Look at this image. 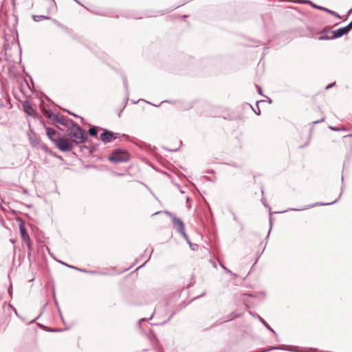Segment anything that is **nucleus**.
Returning <instances> with one entry per match:
<instances>
[{
	"label": "nucleus",
	"instance_id": "nucleus-2",
	"mask_svg": "<svg viewBox=\"0 0 352 352\" xmlns=\"http://www.w3.org/2000/svg\"><path fill=\"white\" fill-rule=\"evenodd\" d=\"M129 153L123 149H116L109 155L108 160L113 163L126 162L129 160Z\"/></svg>",
	"mask_w": 352,
	"mask_h": 352
},
{
	"label": "nucleus",
	"instance_id": "nucleus-4",
	"mask_svg": "<svg viewBox=\"0 0 352 352\" xmlns=\"http://www.w3.org/2000/svg\"><path fill=\"white\" fill-rule=\"evenodd\" d=\"M18 221H19V227L21 238H22L23 241L25 243H26L27 245L30 248V239L29 234L27 232V230L25 227V223L21 219H19Z\"/></svg>",
	"mask_w": 352,
	"mask_h": 352
},
{
	"label": "nucleus",
	"instance_id": "nucleus-5",
	"mask_svg": "<svg viewBox=\"0 0 352 352\" xmlns=\"http://www.w3.org/2000/svg\"><path fill=\"white\" fill-rule=\"evenodd\" d=\"M46 134L47 137L54 142L55 144L57 140L60 138V133L50 127H46Z\"/></svg>",
	"mask_w": 352,
	"mask_h": 352
},
{
	"label": "nucleus",
	"instance_id": "nucleus-12",
	"mask_svg": "<svg viewBox=\"0 0 352 352\" xmlns=\"http://www.w3.org/2000/svg\"><path fill=\"white\" fill-rule=\"evenodd\" d=\"M324 114L321 112V116H320V118L318 120H313V122L314 123H318V122H323L324 120Z\"/></svg>",
	"mask_w": 352,
	"mask_h": 352
},
{
	"label": "nucleus",
	"instance_id": "nucleus-3",
	"mask_svg": "<svg viewBox=\"0 0 352 352\" xmlns=\"http://www.w3.org/2000/svg\"><path fill=\"white\" fill-rule=\"evenodd\" d=\"M56 146L61 151H70L74 148V144L69 138L63 137L60 138L56 143Z\"/></svg>",
	"mask_w": 352,
	"mask_h": 352
},
{
	"label": "nucleus",
	"instance_id": "nucleus-10",
	"mask_svg": "<svg viewBox=\"0 0 352 352\" xmlns=\"http://www.w3.org/2000/svg\"><path fill=\"white\" fill-rule=\"evenodd\" d=\"M314 7L318 8V9H320V10H324L329 13H330L332 15H334V16H337L336 13L333 11H331L330 10H328L327 8H322V7H320V6H314Z\"/></svg>",
	"mask_w": 352,
	"mask_h": 352
},
{
	"label": "nucleus",
	"instance_id": "nucleus-11",
	"mask_svg": "<svg viewBox=\"0 0 352 352\" xmlns=\"http://www.w3.org/2000/svg\"><path fill=\"white\" fill-rule=\"evenodd\" d=\"M89 133L91 135V136H95L97 134V129L95 127H91L89 129Z\"/></svg>",
	"mask_w": 352,
	"mask_h": 352
},
{
	"label": "nucleus",
	"instance_id": "nucleus-8",
	"mask_svg": "<svg viewBox=\"0 0 352 352\" xmlns=\"http://www.w3.org/2000/svg\"><path fill=\"white\" fill-rule=\"evenodd\" d=\"M100 138L104 143L109 142L113 138V133L109 131L106 130L100 135Z\"/></svg>",
	"mask_w": 352,
	"mask_h": 352
},
{
	"label": "nucleus",
	"instance_id": "nucleus-9",
	"mask_svg": "<svg viewBox=\"0 0 352 352\" xmlns=\"http://www.w3.org/2000/svg\"><path fill=\"white\" fill-rule=\"evenodd\" d=\"M352 28V22L347 26L338 29L334 32L336 37H340L344 34H346Z\"/></svg>",
	"mask_w": 352,
	"mask_h": 352
},
{
	"label": "nucleus",
	"instance_id": "nucleus-6",
	"mask_svg": "<svg viewBox=\"0 0 352 352\" xmlns=\"http://www.w3.org/2000/svg\"><path fill=\"white\" fill-rule=\"evenodd\" d=\"M24 111L30 116L36 117L37 116L34 107L29 102H25L23 104Z\"/></svg>",
	"mask_w": 352,
	"mask_h": 352
},
{
	"label": "nucleus",
	"instance_id": "nucleus-1",
	"mask_svg": "<svg viewBox=\"0 0 352 352\" xmlns=\"http://www.w3.org/2000/svg\"><path fill=\"white\" fill-rule=\"evenodd\" d=\"M67 135L72 143L80 144L87 140V136L84 131L77 124H72L68 128Z\"/></svg>",
	"mask_w": 352,
	"mask_h": 352
},
{
	"label": "nucleus",
	"instance_id": "nucleus-7",
	"mask_svg": "<svg viewBox=\"0 0 352 352\" xmlns=\"http://www.w3.org/2000/svg\"><path fill=\"white\" fill-rule=\"evenodd\" d=\"M173 223L174 228L182 234L185 235L184 224L183 221L177 217L173 219Z\"/></svg>",
	"mask_w": 352,
	"mask_h": 352
}]
</instances>
